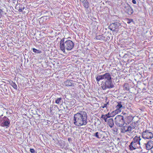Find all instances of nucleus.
<instances>
[{
    "instance_id": "1",
    "label": "nucleus",
    "mask_w": 153,
    "mask_h": 153,
    "mask_svg": "<svg viewBox=\"0 0 153 153\" xmlns=\"http://www.w3.org/2000/svg\"><path fill=\"white\" fill-rule=\"evenodd\" d=\"M87 114L84 111L80 112L75 114L74 116V124L77 127L86 125L87 123Z\"/></svg>"
},
{
    "instance_id": "2",
    "label": "nucleus",
    "mask_w": 153,
    "mask_h": 153,
    "mask_svg": "<svg viewBox=\"0 0 153 153\" xmlns=\"http://www.w3.org/2000/svg\"><path fill=\"white\" fill-rule=\"evenodd\" d=\"M104 79L105 80V83L102 86V89L104 90L113 88L114 85L112 82L111 75L109 73H106L102 75H98L96 77L97 82Z\"/></svg>"
},
{
    "instance_id": "3",
    "label": "nucleus",
    "mask_w": 153,
    "mask_h": 153,
    "mask_svg": "<svg viewBox=\"0 0 153 153\" xmlns=\"http://www.w3.org/2000/svg\"><path fill=\"white\" fill-rule=\"evenodd\" d=\"M64 38L60 40V41L59 48L64 53H65V49L68 51H71L74 47V42L70 40L65 41Z\"/></svg>"
},
{
    "instance_id": "4",
    "label": "nucleus",
    "mask_w": 153,
    "mask_h": 153,
    "mask_svg": "<svg viewBox=\"0 0 153 153\" xmlns=\"http://www.w3.org/2000/svg\"><path fill=\"white\" fill-rule=\"evenodd\" d=\"M116 124L120 127L123 126L124 124V121L123 115H117L115 118Z\"/></svg>"
},
{
    "instance_id": "5",
    "label": "nucleus",
    "mask_w": 153,
    "mask_h": 153,
    "mask_svg": "<svg viewBox=\"0 0 153 153\" xmlns=\"http://www.w3.org/2000/svg\"><path fill=\"white\" fill-rule=\"evenodd\" d=\"M142 137L145 139H151L153 137V134L150 131L146 129L142 133Z\"/></svg>"
},
{
    "instance_id": "6",
    "label": "nucleus",
    "mask_w": 153,
    "mask_h": 153,
    "mask_svg": "<svg viewBox=\"0 0 153 153\" xmlns=\"http://www.w3.org/2000/svg\"><path fill=\"white\" fill-rule=\"evenodd\" d=\"M10 124V120L8 117L4 116L2 118L1 123V126L7 128L9 127Z\"/></svg>"
},
{
    "instance_id": "7",
    "label": "nucleus",
    "mask_w": 153,
    "mask_h": 153,
    "mask_svg": "<svg viewBox=\"0 0 153 153\" xmlns=\"http://www.w3.org/2000/svg\"><path fill=\"white\" fill-rule=\"evenodd\" d=\"M110 39V37L108 36H104L103 34L97 35L95 38L96 40L103 41L105 42H106L107 40H109Z\"/></svg>"
},
{
    "instance_id": "8",
    "label": "nucleus",
    "mask_w": 153,
    "mask_h": 153,
    "mask_svg": "<svg viewBox=\"0 0 153 153\" xmlns=\"http://www.w3.org/2000/svg\"><path fill=\"white\" fill-rule=\"evenodd\" d=\"M136 124L135 123H132L129 126H125V132L128 131L131 132V130L135 128Z\"/></svg>"
},
{
    "instance_id": "9",
    "label": "nucleus",
    "mask_w": 153,
    "mask_h": 153,
    "mask_svg": "<svg viewBox=\"0 0 153 153\" xmlns=\"http://www.w3.org/2000/svg\"><path fill=\"white\" fill-rule=\"evenodd\" d=\"M140 145H139V144H137L132 142L129 146V149L131 151H132L137 149L139 148L140 147Z\"/></svg>"
},
{
    "instance_id": "10",
    "label": "nucleus",
    "mask_w": 153,
    "mask_h": 153,
    "mask_svg": "<svg viewBox=\"0 0 153 153\" xmlns=\"http://www.w3.org/2000/svg\"><path fill=\"white\" fill-rule=\"evenodd\" d=\"M125 12L128 15H131L133 12V11L131 7L127 4V6H125Z\"/></svg>"
},
{
    "instance_id": "11",
    "label": "nucleus",
    "mask_w": 153,
    "mask_h": 153,
    "mask_svg": "<svg viewBox=\"0 0 153 153\" xmlns=\"http://www.w3.org/2000/svg\"><path fill=\"white\" fill-rule=\"evenodd\" d=\"M146 149L147 150H151L153 147V140H149L146 144Z\"/></svg>"
},
{
    "instance_id": "12",
    "label": "nucleus",
    "mask_w": 153,
    "mask_h": 153,
    "mask_svg": "<svg viewBox=\"0 0 153 153\" xmlns=\"http://www.w3.org/2000/svg\"><path fill=\"white\" fill-rule=\"evenodd\" d=\"M111 114L110 112H108V114H102L100 117L101 120H104L105 122L107 121V119L108 118L111 117Z\"/></svg>"
},
{
    "instance_id": "13",
    "label": "nucleus",
    "mask_w": 153,
    "mask_h": 153,
    "mask_svg": "<svg viewBox=\"0 0 153 153\" xmlns=\"http://www.w3.org/2000/svg\"><path fill=\"white\" fill-rule=\"evenodd\" d=\"M106 122H107V124L108 125L110 128H112L114 125L113 120L112 118L107 119V121Z\"/></svg>"
},
{
    "instance_id": "14",
    "label": "nucleus",
    "mask_w": 153,
    "mask_h": 153,
    "mask_svg": "<svg viewBox=\"0 0 153 153\" xmlns=\"http://www.w3.org/2000/svg\"><path fill=\"white\" fill-rule=\"evenodd\" d=\"M133 119L132 117L131 116H127L125 118V124L126 125L128 124L131 122Z\"/></svg>"
},
{
    "instance_id": "15",
    "label": "nucleus",
    "mask_w": 153,
    "mask_h": 153,
    "mask_svg": "<svg viewBox=\"0 0 153 153\" xmlns=\"http://www.w3.org/2000/svg\"><path fill=\"white\" fill-rule=\"evenodd\" d=\"M73 82V80H67L64 82V83L67 86H71L74 85Z\"/></svg>"
},
{
    "instance_id": "16",
    "label": "nucleus",
    "mask_w": 153,
    "mask_h": 153,
    "mask_svg": "<svg viewBox=\"0 0 153 153\" xmlns=\"http://www.w3.org/2000/svg\"><path fill=\"white\" fill-rule=\"evenodd\" d=\"M141 139L140 138V137L135 136L133 139V141L132 142L133 143H135L137 144H139L140 145V141L141 140Z\"/></svg>"
},
{
    "instance_id": "17",
    "label": "nucleus",
    "mask_w": 153,
    "mask_h": 153,
    "mask_svg": "<svg viewBox=\"0 0 153 153\" xmlns=\"http://www.w3.org/2000/svg\"><path fill=\"white\" fill-rule=\"evenodd\" d=\"M82 3L83 6L86 9H88L89 7V2L87 0H83L81 1Z\"/></svg>"
},
{
    "instance_id": "18",
    "label": "nucleus",
    "mask_w": 153,
    "mask_h": 153,
    "mask_svg": "<svg viewBox=\"0 0 153 153\" xmlns=\"http://www.w3.org/2000/svg\"><path fill=\"white\" fill-rule=\"evenodd\" d=\"M133 40V39L131 38H128L126 39L125 41V44L126 45H129L130 46L132 45V42Z\"/></svg>"
},
{
    "instance_id": "19",
    "label": "nucleus",
    "mask_w": 153,
    "mask_h": 153,
    "mask_svg": "<svg viewBox=\"0 0 153 153\" xmlns=\"http://www.w3.org/2000/svg\"><path fill=\"white\" fill-rule=\"evenodd\" d=\"M123 107L122 105L120 103H118V104L116 105V109L115 110H117V111L119 113L121 112V108Z\"/></svg>"
},
{
    "instance_id": "20",
    "label": "nucleus",
    "mask_w": 153,
    "mask_h": 153,
    "mask_svg": "<svg viewBox=\"0 0 153 153\" xmlns=\"http://www.w3.org/2000/svg\"><path fill=\"white\" fill-rule=\"evenodd\" d=\"M106 134V132L101 131L100 132V138H105V135Z\"/></svg>"
},
{
    "instance_id": "21",
    "label": "nucleus",
    "mask_w": 153,
    "mask_h": 153,
    "mask_svg": "<svg viewBox=\"0 0 153 153\" xmlns=\"http://www.w3.org/2000/svg\"><path fill=\"white\" fill-rule=\"evenodd\" d=\"M132 97V93L129 92H125V98H128H128L130 99L131 97Z\"/></svg>"
},
{
    "instance_id": "22",
    "label": "nucleus",
    "mask_w": 153,
    "mask_h": 153,
    "mask_svg": "<svg viewBox=\"0 0 153 153\" xmlns=\"http://www.w3.org/2000/svg\"><path fill=\"white\" fill-rule=\"evenodd\" d=\"M119 113V112L117 111V110L114 111L110 113L111 117H113Z\"/></svg>"
},
{
    "instance_id": "23",
    "label": "nucleus",
    "mask_w": 153,
    "mask_h": 153,
    "mask_svg": "<svg viewBox=\"0 0 153 153\" xmlns=\"http://www.w3.org/2000/svg\"><path fill=\"white\" fill-rule=\"evenodd\" d=\"M126 70L125 71V75H126V76L127 77V76H129L130 75V68H126Z\"/></svg>"
},
{
    "instance_id": "24",
    "label": "nucleus",
    "mask_w": 153,
    "mask_h": 153,
    "mask_svg": "<svg viewBox=\"0 0 153 153\" xmlns=\"http://www.w3.org/2000/svg\"><path fill=\"white\" fill-rule=\"evenodd\" d=\"M109 104V102H107L106 103H105L103 106H102L100 107V108H101V110H102V109L104 108H106V109H107V105Z\"/></svg>"
},
{
    "instance_id": "25",
    "label": "nucleus",
    "mask_w": 153,
    "mask_h": 153,
    "mask_svg": "<svg viewBox=\"0 0 153 153\" xmlns=\"http://www.w3.org/2000/svg\"><path fill=\"white\" fill-rule=\"evenodd\" d=\"M11 86L15 89L16 90L17 89V86L16 84L13 82H12L10 84Z\"/></svg>"
},
{
    "instance_id": "26",
    "label": "nucleus",
    "mask_w": 153,
    "mask_h": 153,
    "mask_svg": "<svg viewBox=\"0 0 153 153\" xmlns=\"http://www.w3.org/2000/svg\"><path fill=\"white\" fill-rule=\"evenodd\" d=\"M125 91L126 90L128 91L129 89V85L127 83H125Z\"/></svg>"
},
{
    "instance_id": "27",
    "label": "nucleus",
    "mask_w": 153,
    "mask_h": 153,
    "mask_svg": "<svg viewBox=\"0 0 153 153\" xmlns=\"http://www.w3.org/2000/svg\"><path fill=\"white\" fill-rule=\"evenodd\" d=\"M114 25V24H111L110 25V26L108 27V28L109 29H110L112 31L115 30V29L114 27H113Z\"/></svg>"
},
{
    "instance_id": "28",
    "label": "nucleus",
    "mask_w": 153,
    "mask_h": 153,
    "mask_svg": "<svg viewBox=\"0 0 153 153\" xmlns=\"http://www.w3.org/2000/svg\"><path fill=\"white\" fill-rule=\"evenodd\" d=\"M33 51L35 53H40L42 52L41 51L37 50L35 48H33Z\"/></svg>"
},
{
    "instance_id": "29",
    "label": "nucleus",
    "mask_w": 153,
    "mask_h": 153,
    "mask_svg": "<svg viewBox=\"0 0 153 153\" xmlns=\"http://www.w3.org/2000/svg\"><path fill=\"white\" fill-rule=\"evenodd\" d=\"M125 21H126L128 24H130L131 22H133V19H130L128 18L125 19Z\"/></svg>"
},
{
    "instance_id": "30",
    "label": "nucleus",
    "mask_w": 153,
    "mask_h": 153,
    "mask_svg": "<svg viewBox=\"0 0 153 153\" xmlns=\"http://www.w3.org/2000/svg\"><path fill=\"white\" fill-rule=\"evenodd\" d=\"M61 98H57L55 100V103L57 104H59L61 102Z\"/></svg>"
},
{
    "instance_id": "31",
    "label": "nucleus",
    "mask_w": 153,
    "mask_h": 153,
    "mask_svg": "<svg viewBox=\"0 0 153 153\" xmlns=\"http://www.w3.org/2000/svg\"><path fill=\"white\" fill-rule=\"evenodd\" d=\"M94 136L98 138H100V132H96L94 134Z\"/></svg>"
},
{
    "instance_id": "32",
    "label": "nucleus",
    "mask_w": 153,
    "mask_h": 153,
    "mask_svg": "<svg viewBox=\"0 0 153 153\" xmlns=\"http://www.w3.org/2000/svg\"><path fill=\"white\" fill-rule=\"evenodd\" d=\"M25 7H19L18 10L19 12H22L23 11Z\"/></svg>"
},
{
    "instance_id": "33",
    "label": "nucleus",
    "mask_w": 153,
    "mask_h": 153,
    "mask_svg": "<svg viewBox=\"0 0 153 153\" xmlns=\"http://www.w3.org/2000/svg\"><path fill=\"white\" fill-rule=\"evenodd\" d=\"M30 152L31 153H34L35 152V150L31 148L30 149Z\"/></svg>"
},
{
    "instance_id": "34",
    "label": "nucleus",
    "mask_w": 153,
    "mask_h": 153,
    "mask_svg": "<svg viewBox=\"0 0 153 153\" xmlns=\"http://www.w3.org/2000/svg\"><path fill=\"white\" fill-rule=\"evenodd\" d=\"M3 12V11L2 9H0V18H1L2 16L1 13Z\"/></svg>"
},
{
    "instance_id": "35",
    "label": "nucleus",
    "mask_w": 153,
    "mask_h": 153,
    "mask_svg": "<svg viewBox=\"0 0 153 153\" xmlns=\"http://www.w3.org/2000/svg\"><path fill=\"white\" fill-rule=\"evenodd\" d=\"M132 2L134 4H136V1L135 0H132Z\"/></svg>"
},
{
    "instance_id": "36",
    "label": "nucleus",
    "mask_w": 153,
    "mask_h": 153,
    "mask_svg": "<svg viewBox=\"0 0 153 153\" xmlns=\"http://www.w3.org/2000/svg\"><path fill=\"white\" fill-rule=\"evenodd\" d=\"M126 51H125V52ZM125 56H126L127 55V56H128V55H129V54H128V53H125Z\"/></svg>"
},
{
    "instance_id": "37",
    "label": "nucleus",
    "mask_w": 153,
    "mask_h": 153,
    "mask_svg": "<svg viewBox=\"0 0 153 153\" xmlns=\"http://www.w3.org/2000/svg\"><path fill=\"white\" fill-rule=\"evenodd\" d=\"M126 138L127 140H128L130 139V138L127 136H126Z\"/></svg>"
},
{
    "instance_id": "38",
    "label": "nucleus",
    "mask_w": 153,
    "mask_h": 153,
    "mask_svg": "<svg viewBox=\"0 0 153 153\" xmlns=\"http://www.w3.org/2000/svg\"><path fill=\"white\" fill-rule=\"evenodd\" d=\"M128 142V141H125V143H126V144Z\"/></svg>"
},
{
    "instance_id": "39",
    "label": "nucleus",
    "mask_w": 153,
    "mask_h": 153,
    "mask_svg": "<svg viewBox=\"0 0 153 153\" xmlns=\"http://www.w3.org/2000/svg\"><path fill=\"white\" fill-rule=\"evenodd\" d=\"M121 132H124L123 129H121Z\"/></svg>"
},
{
    "instance_id": "40",
    "label": "nucleus",
    "mask_w": 153,
    "mask_h": 153,
    "mask_svg": "<svg viewBox=\"0 0 153 153\" xmlns=\"http://www.w3.org/2000/svg\"><path fill=\"white\" fill-rule=\"evenodd\" d=\"M128 80H129V81H130V79H128V81H127V82H128Z\"/></svg>"
},
{
    "instance_id": "41",
    "label": "nucleus",
    "mask_w": 153,
    "mask_h": 153,
    "mask_svg": "<svg viewBox=\"0 0 153 153\" xmlns=\"http://www.w3.org/2000/svg\"><path fill=\"white\" fill-rule=\"evenodd\" d=\"M122 114H123V115L124 114H123V112L122 113Z\"/></svg>"
},
{
    "instance_id": "42",
    "label": "nucleus",
    "mask_w": 153,
    "mask_h": 153,
    "mask_svg": "<svg viewBox=\"0 0 153 153\" xmlns=\"http://www.w3.org/2000/svg\"><path fill=\"white\" fill-rule=\"evenodd\" d=\"M124 55L123 56V57H124Z\"/></svg>"
},
{
    "instance_id": "43",
    "label": "nucleus",
    "mask_w": 153,
    "mask_h": 153,
    "mask_svg": "<svg viewBox=\"0 0 153 153\" xmlns=\"http://www.w3.org/2000/svg\"><path fill=\"white\" fill-rule=\"evenodd\" d=\"M126 151L127 152V150H126Z\"/></svg>"
},
{
    "instance_id": "44",
    "label": "nucleus",
    "mask_w": 153,
    "mask_h": 153,
    "mask_svg": "<svg viewBox=\"0 0 153 153\" xmlns=\"http://www.w3.org/2000/svg\"><path fill=\"white\" fill-rule=\"evenodd\" d=\"M152 140H153V139H152Z\"/></svg>"
}]
</instances>
